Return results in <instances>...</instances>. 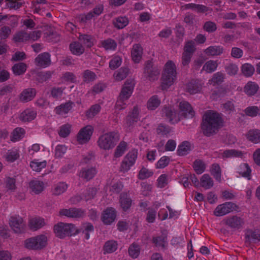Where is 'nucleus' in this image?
I'll use <instances>...</instances> for the list:
<instances>
[{"label":"nucleus","instance_id":"obj_1","mask_svg":"<svg viewBox=\"0 0 260 260\" xmlns=\"http://www.w3.org/2000/svg\"><path fill=\"white\" fill-rule=\"evenodd\" d=\"M221 114L213 111H208L204 115L201 128L204 135L210 137L216 134L223 126Z\"/></svg>","mask_w":260,"mask_h":260},{"label":"nucleus","instance_id":"obj_2","mask_svg":"<svg viewBox=\"0 0 260 260\" xmlns=\"http://www.w3.org/2000/svg\"><path fill=\"white\" fill-rule=\"evenodd\" d=\"M176 74V67L175 63L172 61L169 60L165 64L161 77V86L162 90L168 89L173 84Z\"/></svg>","mask_w":260,"mask_h":260},{"label":"nucleus","instance_id":"obj_3","mask_svg":"<svg viewBox=\"0 0 260 260\" xmlns=\"http://www.w3.org/2000/svg\"><path fill=\"white\" fill-rule=\"evenodd\" d=\"M119 140V135L114 132H109L101 136L98 141L99 147L103 150L112 149Z\"/></svg>","mask_w":260,"mask_h":260},{"label":"nucleus","instance_id":"obj_4","mask_svg":"<svg viewBox=\"0 0 260 260\" xmlns=\"http://www.w3.org/2000/svg\"><path fill=\"white\" fill-rule=\"evenodd\" d=\"M53 231L57 237L63 239L67 236H71L78 233L75 225L72 223H66L62 222L54 225Z\"/></svg>","mask_w":260,"mask_h":260},{"label":"nucleus","instance_id":"obj_5","mask_svg":"<svg viewBox=\"0 0 260 260\" xmlns=\"http://www.w3.org/2000/svg\"><path fill=\"white\" fill-rule=\"evenodd\" d=\"M160 69L150 60L146 61L144 64L143 76L146 80L154 81L157 80Z\"/></svg>","mask_w":260,"mask_h":260},{"label":"nucleus","instance_id":"obj_6","mask_svg":"<svg viewBox=\"0 0 260 260\" xmlns=\"http://www.w3.org/2000/svg\"><path fill=\"white\" fill-rule=\"evenodd\" d=\"M47 242V237L44 235H40L26 239L25 241V245L29 249H41L46 245Z\"/></svg>","mask_w":260,"mask_h":260},{"label":"nucleus","instance_id":"obj_7","mask_svg":"<svg viewBox=\"0 0 260 260\" xmlns=\"http://www.w3.org/2000/svg\"><path fill=\"white\" fill-rule=\"evenodd\" d=\"M138 156V151L132 149L124 156L120 165V170L123 172H127L133 166Z\"/></svg>","mask_w":260,"mask_h":260},{"label":"nucleus","instance_id":"obj_8","mask_svg":"<svg viewBox=\"0 0 260 260\" xmlns=\"http://www.w3.org/2000/svg\"><path fill=\"white\" fill-rule=\"evenodd\" d=\"M178 115L180 120L183 118H192L194 115V112L191 105L186 101H182L179 104Z\"/></svg>","mask_w":260,"mask_h":260},{"label":"nucleus","instance_id":"obj_9","mask_svg":"<svg viewBox=\"0 0 260 260\" xmlns=\"http://www.w3.org/2000/svg\"><path fill=\"white\" fill-rule=\"evenodd\" d=\"M236 208L235 204L231 202H225L216 207L214 211V215L216 216H223L235 210Z\"/></svg>","mask_w":260,"mask_h":260},{"label":"nucleus","instance_id":"obj_10","mask_svg":"<svg viewBox=\"0 0 260 260\" xmlns=\"http://www.w3.org/2000/svg\"><path fill=\"white\" fill-rule=\"evenodd\" d=\"M59 214L69 218H79L85 216V211L81 208H70L60 210Z\"/></svg>","mask_w":260,"mask_h":260},{"label":"nucleus","instance_id":"obj_11","mask_svg":"<svg viewBox=\"0 0 260 260\" xmlns=\"http://www.w3.org/2000/svg\"><path fill=\"white\" fill-rule=\"evenodd\" d=\"M93 133V128L90 125H87L82 128L77 135V140L79 144L86 143L90 139Z\"/></svg>","mask_w":260,"mask_h":260},{"label":"nucleus","instance_id":"obj_12","mask_svg":"<svg viewBox=\"0 0 260 260\" xmlns=\"http://www.w3.org/2000/svg\"><path fill=\"white\" fill-rule=\"evenodd\" d=\"M12 229L16 233H20L24 230L25 224L23 219L19 216H12L9 220Z\"/></svg>","mask_w":260,"mask_h":260},{"label":"nucleus","instance_id":"obj_13","mask_svg":"<svg viewBox=\"0 0 260 260\" xmlns=\"http://www.w3.org/2000/svg\"><path fill=\"white\" fill-rule=\"evenodd\" d=\"M135 86L134 81L127 80L123 85L119 96L122 97L125 100L128 99L131 96Z\"/></svg>","mask_w":260,"mask_h":260},{"label":"nucleus","instance_id":"obj_14","mask_svg":"<svg viewBox=\"0 0 260 260\" xmlns=\"http://www.w3.org/2000/svg\"><path fill=\"white\" fill-rule=\"evenodd\" d=\"M36 93V90L35 88H26L19 95V101L23 103L28 102L35 98Z\"/></svg>","mask_w":260,"mask_h":260},{"label":"nucleus","instance_id":"obj_15","mask_svg":"<svg viewBox=\"0 0 260 260\" xmlns=\"http://www.w3.org/2000/svg\"><path fill=\"white\" fill-rule=\"evenodd\" d=\"M139 114V108L137 106H135L126 118L125 124L127 127H132L138 121Z\"/></svg>","mask_w":260,"mask_h":260},{"label":"nucleus","instance_id":"obj_16","mask_svg":"<svg viewBox=\"0 0 260 260\" xmlns=\"http://www.w3.org/2000/svg\"><path fill=\"white\" fill-rule=\"evenodd\" d=\"M162 114L169 119L172 123H177L180 120L178 114L171 107H164L162 109Z\"/></svg>","mask_w":260,"mask_h":260},{"label":"nucleus","instance_id":"obj_17","mask_svg":"<svg viewBox=\"0 0 260 260\" xmlns=\"http://www.w3.org/2000/svg\"><path fill=\"white\" fill-rule=\"evenodd\" d=\"M35 62L38 67L46 68L51 64L50 55L48 52L39 54L35 58Z\"/></svg>","mask_w":260,"mask_h":260},{"label":"nucleus","instance_id":"obj_18","mask_svg":"<svg viewBox=\"0 0 260 260\" xmlns=\"http://www.w3.org/2000/svg\"><path fill=\"white\" fill-rule=\"evenodd\" d=\"M78 39L82 45L88 48L94 46L96 42L94 37L89 34L79 33Z\"/></svg>","mask_w":260,"mask_h":260},{"label":"nucleus","instance_id":"obj_19","mask_svg":"<svg viewBox=\"0 0 260 260\" xmlns=\"http://www.w3.org/2000/svg\"><path fill=\"white\" fill-rule=\"evenodd\" d=\"M225 223L232 229L239 230L242 228L244 224V221L240 217L233 216L226 219Z\"/></svg>","mask_w":260,"mask_h":260},{"label":"nucleus","instance_id":"obj_20","mask_svg":"<svg viewBox=\"0 0 260 260\" xmlns=\"http://www.w3.org/2000/svg\"><path fill=\"white\" fill-rule=\"evenodd\" d=\"M245 242L247 244L260 242V231L258 230H247L245 232Z\"/></svg>","mask_w":260,"mask_h":260},{"label":"nucleus","instance_id":"obj_21","mask_svg":"<svg viewBox=\"0 0 260 260\" xmlns=\"http://www.w3.org/2000/svg\"><path fill=\"white\" fill-rule=\"evenodd\" d=\"M116 211L113 208L106 209L103 213L102 220L105 224H110L116 218Z\"/></svg>","mask_w":260,"mask_h":260},{"label":"nucleus","instance_id":"obj_22","mask_svg":"<svg viewBox=\"0 0 260 260\" xmlns=\"http://www.w3.org/2000/svg\"><path fill=\"white\" fill-rule=\"evenodd\" d=\"M259 85L255 82L248 81L243 88V91L248 96L254 95L258 91Z\"/></svg>","mask_w":260,"mask_h":260},{"label":"nucleus","instance_id":"obj_23","mask_svg":"<svg viewBox=\"0 0 260 260\" xmlns=\"http://www.w3.org/2000/svg\"><path fill=\"white\" fill-rule=\"evenodd\" d=\"M96 173L97 171L95 167L83 168L80 171L79 176L86 181H88L92 179Z\"/></svg>","mask_w":260,"mask_h":260},{"label":"nucleus","instance_id":"obj_24","mask_svg":"<svg viewBox=\"0 0 260 260\" xmlns=\"http://www.w3.org/2000/svg\"><path fill=\"white\" fill-rule=\"evenodd\" d=\"M119 203L122 210L126 211L131 207L132 200L127 193L122 192L119 197Z\"/></svg>","mask_w":260,"mask_h":260},{"label":"nucleus","instance_id":"obj_25","mask_svg":"<svg viewBox=\"0 0 260 260\" xmlns=\"http://www.w3.org/2000/svg\"><path fill=\"white\" fill-rule=\"evenodd\" d=\"M37 116V112L32 109H26L20 114V120L23 122H30Z\"/></svg>","mask_w":260,"mask_h":260},{"label":"nucleus","instance_id":"obj_26","mask_svg":"<svg viewBox=\"0 0 260 260\" xmlns=\"http://www.w3.org/2000/svg\"><path fill=\"white\" fill-rule=\"evenodd\" d=\"M202 88V84L197 80H191L186 85V90L190 94H195L200 91Z\"/></svg>","mask_w":260,"mask_h":260},{"label":"nucleus","instance_id":"obj_27","mask_svg":"<svg viewBox=\"0 0 260 260\" xmlns=\"http://www.w3.org/2000/svg\"><path fill=\"white\" fill-rule=\"evenodd\" d=\"M143 54V48L139 44H135L133 45L131 51V55L133 60L135 63H139L142 58Z\"/></svg>","mask_w":260,"mask_h":260},{"label":"nucleus","instance_id":"obj_28","mask_svg":"<svg viewBox=\"0 0 260 260\" xmlns=\"http://www.w3.org/2000/svg\"><path fill=\"white\" fill-rule=\"evenodd\" d=\"M118 247L117 242L114 240H109L106 241L103 247L104 254L111 253L116 250Z\"/></svg>","mask_w":260,"mask_h":260},{"label":"nucleus","instance_id":"obj_29","mask_svg":"<svg viewBox=\"0 0 260 260\" xmlns=\"http://www.w3.org/2000/svg\"><path fill=\"white\" fill-rule=\"evenodd\" d=\"M224 49L220 46H211L204 50L207 56H218L223 53Z\"/></svg>","mask_w":260,"mask_h":260},{"label":"nucleus","instance_id":"obj_30","mask_svg":"<svg viewBox=\"0 0 260 260\" xmlns=\"http://www.w3.org/2000/svg\"><path fill=\"white\" fill-rule=\"evenodd\" d=\"M70 49L73 54L77 56L81 55L85 51L84 47L80 42L77 41L73 42L70 44Z\"/></svg>","mask_w":260,"mask_h":260},{"label":"nucleus","instance_id":"obj_31","mask_svg":"<svg viewBox=\"0 0 260 260\" xmlns=\"http://www.w3.org/2000/svg\"><path fill=\"white\" fill-rule=\"evenodd\" d=\"M129 23V20L126 16H119L113 20V24L117 29H122L126 27Z\"/></svg>","mask_w":260,"mask_h":260},{"label":"nucleus","instance_id":"obj_32","mask_svg":"<svg viewBox=\"0 0 260 260\" xmlns=\"http://www.w3.org/2000/svg\"><path fill=\"white\" fill-rule=\"evenodd\" d=\"M214 185V181L208 174H204L200 179V185L205 189L212 188Z\"/></svg>","mask_w":260,"mask_h":260},{"label":"nucleus","instance_id":"obj_33","mask_svg":"<svg viewBox=\"0 0 260 260\" xmlns=\"http://www.w3.org/2000/svg\"><path fill=\"white\" fill-rule=\"evenodd\" d=\"M251 169L246 163L241 164L238 167L237 172L241 176L246 178L247 179H251Z\"/></svg>","mask_w":260,"mask_h":260},{"label":"nucleus","instance_id":"obj_34","mask_svg":"<svg viewBox=\"0 0 260 260\" xmlns=\"http://www.w3.org/2000/svg\"><path fill=\"white\" fill-rule=\"evenodd\" d=\"M45 224L44 219L40 217H35L29 220V226L31 230L36 231L44 226Z\"/></svg>","mask_w":260,"mask_h":260},{"label":"nucleus","instance_id":"obj_35","mask_svg":"<svg viewBox=\"0 0 260 260\" xmlns=\"http://www.w3.org/2000/svg\"><path fill=\"white\" fill-rule=\"evenodd\" d=\"M127 144L124 141H121L116 147L114 153V160L122 156L127 150Z\"/></svg>","mask_w":260,"mask_h":260},{"label":"nucleus","instance_id":"obj_36","mask_svg":"<svg viewBox=\"0 0 260 260\" xmlns=\"http://www.w3.org/2000/svg\"><path fill=\"white\" fill-rule=\"evenodd\" d=\"M243 153L241 151L235 149H228L224 151L221 154V157L223 158H232V157H240L242 158Z\"/></svg>","mask_w":260,"mask_h":260},{"label":"nucleus","instance_id":"obj_37","mask_svg":"<svg viewBox=\"0 0 260 260\" xmlns=\"http://www.w3.org/2000/svg\"><path fill=\"white\" fill-rule=\"evenodd\" d=\"M29 185L31 191L36 194L41 193L44 189V183L41 181L32 180Z\"/></svg>","mask_w":260,"mask_h":260},{"label":"nucleus","instance_id":"obj_38","mask_svg":"<svg viewBox=\"0 0 260 260\" xmlns=\"http://www.w3.org/2000/svg\"><path fill=\"white\" fill-rule=\"evenodd\" d=\"M72 103L67 102L56 107L55 109V113L58 115L67 114L72 108Z\"/></svg>","mask_w":260,"mask_h":260},{"label":"nucleus","instance_id":"obj_39","mask_svg":"<svg viewBox=\"0 0 260 260\" xmlns=\"http://www.w3.org/2000/svg\"><path fill=\"white\" fill-rule=\"evenodd\" d=\"M160 104V99L157 95H152L147 102V107L149 110L156 109Z\"/></svg>","mask_w":260,"mask_h":260},{"label":"nucleus","instance_id":"obj_40","mask_svg":"<svg viewBox=\"0 0 260 260\" xmlns=\"http://www.w3.org/2000/svg\"><path fill=\"white\" fill-rule=\"evenodd\" d=\"M101 45L106 50H115L117 47L116 41L111 38L101 41Z\"/></svg>","mask_w":260,"mask_h":260},{"label":"nucleus","instance_id":"obj_41","mask_svg":"<svg viewBox=\"0 0 260 260\" xmlns=\"http://www.w3.org/2000/svg\"><path fill=\"white\" fill-rule=\"evenodd\" d=\"M191 150V145L188 141L183 142L179 145L177 149V153L180 156L186 155Z\"/></svg>","mask_w":260,"mask_h":260},{"label":"nucleus","instance_id":"obj_42","mask_svg":"<svg viewBox=\"0 0 260 260\" xmlns=\"http://www.w3.org/2000/svg\"><path fill=\"white\" fill-rule=\"evenodd\" d=\"M26 64L24 62H19L15 64L12 67V71L15 75L18 76L23 74L26 70Z\"/></svg>","mask_w":260,"mask_h":260},{"label":"nucleus","instance_id":"obj_43","mask_svg":"<svg viewBox=\"0 0 260 260\" xmlns=\"http://www.w3.org/2000/svg\"><path fill=\"white\" fill-rule=\"evenodd\" d=\"M24 134L25 131L23 128L17 127L12 133L11 140L13 142L19 141L23 138Z\"/></svg>","mask_w":260,"mask_h":260},{"label":"nucleus","instance_id":"obj_44","mask_svg":"<svg viewBox=\"0 0 260 260\" xmlns=\"http://www.w3.org/2000/svg\"><path fill=\"white\" fill-rule=\"evenodd\" d=\"M254 68L251 64L246 63L241 66V72L243 75L246 77H250L254 72Z\"/></svg>","mask_w":260,"mask_h":260},{"label":"nucleus","instance_id":"obj_45","mask_svg":"<svg viewBox=\"0 0 260 260\" xmlns=\"http://www.w3.org/2000/svg\"><path fill=\"white\" fill-rule=\"evenodd\" d=\"M210 172L212 175L217 181H221V170L218 164H213L211 166Z\"/></svg>","mask_w":260,"mask_h":260},{"label":"nucleus","instance_id":"obj_46","mask_svg":"<svg viewBox=\"0 0 260 260\" xmlns=\"http://www.w3.org/2000/svg\"><path fill=\"white\" fill-rule=\"evenodd\" d=\"M249 141L255 143L260 142V131L258 129L250 130L247 134Z\"/></svg>","mask_w":260,"mask_h":260},{"label":"nucleus","instance_id":"obj_47","mask_svg":"<svg viewBox=\"0 0 260 260\" xmlns=\"http://www.w3.org/2000/svg\"><path fill=\"white\" fill-rule=\"evenodd\" d=\"M217 66V61L210 60L205 63L203 67V70L207 73H212L216 70Z\"/></svg>","mask_w":260,"mask_h":260},{"label":"nucleus","instance_id":"obj_48","mask_svg":"<svg viewBox=\"0 0 260 260\" xmlns=\"http://www.w3.org/2000/svg\"><path fill=\"white\" fill-rule=\"evenodd\" d=\"M128 73V69L127 68H121L114 74V77L116 80L121 81L127 77Z\"/></svg>","mask_w":260,"mask_h":260},{"label":"nucleus","instance_id":"obj_49","mask_svg":"<svg viewBox=\"0 0 260 260\" xmlns=\"http://www.w3.org/2000/svg\"><path fill=\"white\" fill-rule=\"evenodd\" d=\"M226 73L230 76H235L237 74L239 68L238 66L234 63L227 64L224 68Z\"/></svg>","mask_w":260,"mask_h":260},{"label":"nucleus","instance_id":"obj_50","mask_svg":"<svg viewBox=\"0 0 260 260\" xmlns=\"http://www.w3.org/2000/svg\"><path fill=\"white\" fill-rule=\"evenodd\" d=\"M140 246L136 243H133L130 245L128 248V253L131 257L135 258L140 254Z\"/></svg>","mask_w":260,"mask_h":260},{"label":"nucleus","instance_id":"obj_51","mask_svg":"<svg viewBox=\"0 0 260 260\" xmlns=\"http://www.w3.org/2000/svg\"><path fill=\"white\" fill-rule=\"evenodd\" d=\"M15 42H23L29 40L28 34L25 31H21L16 33L13 37Z\"/></svg>","mask_w":260,"mask_h":260},{"label":"nucleus","instance_id":"obj_52","mask_svg":"<svg viewBox=\"0 0 260 260\" xmlns=\"http://www.w3.org/2000/svg\"><path fill=\"white\" fill-rule=\"evenodd\" d=\"M224 78V75L221 72H217L214 74L212 78L209 81L210 84L215 85V84H219L223 81Z\"/></svg>","mask_w":260,"mask_h":260},{"label":"nucleus","instance_id":"obj_53","mask_svg":"<svg viewBox=\"0 0 260 260\" xmlns=\"http://www.w3.org/2000/svg\"><path fill=\"white\" fill-rule=\"evenodd\" d=\"M245 114L250 117H255L260 115V109L255 106H249L244 110Z\"/></svg>","mask_w":260,"mask_h":260},{"label":"nucleus","instance_id":"obj_54","mask_svg":"<svg viewBox=\"0 0 260 260\" xmlns=\"http://www.w3.org/2000/svg\"><path fill=\"white\" fill-rule=\"evenodd\" d=\"M47 162L45 160L39 162L37 160H34L30 162V166L31 169L36 172H40L43 169L46 167Z\"/></svg>","mask_w":260,"mask_h":260},{"label":"nucleus","instance_id":"obj_55","mask_svg":"<svg viewBox=\"0 0 260 260\" xmlns=\"http://www.w3.org/2000/svg\"><path fill=\"white\" fill-rule=\"evenodd\" d=\"M153 175V171L145 167H142L139 172L138 177L140 180H144L152 176Z\"/></svg>","mask_w":260,"mask_h":260},{"label":"nucleus","instance_id":"obj_56","mask_svg":"<svg viewBox=\"0 0 260 260\" xmlns=\"http://www.w3.org/2000/svg\"><path fill=\"white\" fill-rule=\"evenodd\" d=\"M166 240L167 237L164 235L153 237L152 239V242L155 244L156 246L161 247L162 248L166 247Z\"/></svg>","mask_w":260,"mask_h":260},{"label":"nucleus","instance_id":"obj_57","mask_svg":"<svg viewBox=\"0 0 260 260\" xmlns=\"http://www.w3.org/2000/svg\"><path fill=\"white\" fill-rule=\"evenodd\" d=\"M122 63V58L118 56H114L109 62V68L111 70H115L120 66Z\"/></svg>","mask_w":260,"mask_h":260},{"label":"nucleus","instance_id":"obj_58","mask_svg":"<svg viewBox=\"0 0 260 260\" xmlns=\"http://www.w3.org/2000/svg\"><path fill=\"white\" fill-rule=\"evenodd\" d=\"M68 185L64 182H59L55 185L54 190L53 194L58 196L63 193L67 189Z\"/></svg>","mask_w":260,"mask_h":260},{"label":"nucleus","instance_id":"obj_59","mask_svg":"<svg viewBox=\"0 0 260 260\" xmlns=\"http://www.w3.org/2000/svg\"><path fill=\"white\" fill-rule=\"evenodd\" d=\"M96 77L95 74L89 70H85L83 73V81L86 83L93 81Z\"/></svg>","mask_w":260,"mask_h":260},{"label":"nucleus","instance_id":"obj_60","mask_svg":"<svg viewBox=\"0 0 260 260\" xmlns=\"http://www.w3.org/2000/svg\"><path fill=\"white\" fill-rule=\"evenodd\" d=\"M193 167L196 172L199 174L203 173L206 168L204 162L201 160H195Z\"/></svg>","mask_w":260,"mask_h":260},{"label":"nucleus","instance_id":"obj_61","mask_svg":"<svg viewBox=\"0 0 260 260\" xmlns=\"http://www.w3.org/2000/svg\"><path fill=\"white\" fill-rule=\"evenodd\" d=\"M195 51V43L193 41H189L185 43L183 52L193 55Z\"/></svg>","mask_w":260,"mask_h":260},{"label":"nucleus","instance_id":"obj_62","mask_svg":"<svg viewBox=\"0 0 260 260\" xmlns=\"http://www.w3.org/2000/svg\"><path fill=\"white\" fill-rule=\"evenodd\" d=\"M64 89L62 87H53L50 92L51 96L56 100L61 99Z\"/></svg>","mask_w":260,"mask_h":260},{"label":"nucleus","instance_id":"obj_63","mask_svg":"<svg viewBox=\"0 0 260 260\" xmlns=\"http://www.w3.org/2000/svg\"><path fill=\"white\" fill-rule=\"evenodd\" d=\"M171 129L170 126L162 124L158 125L156 128L157 134L161 136H167L170 132Z\"/></svg>","mask_w":260,"mask_h":260},{"label":"nucleus","instance_id":"obj_64","mask_svg":"<svg viewBox=\"0 0 260 260\" xmlns=\"http://www.w3.org/2000/svg\"><path fill=\"white\" fill-rule=\"evenodd\" d=\"M71 126L69 124H66L61 126L58 132L59 135L63 138L67 137L71 132Z\"/></svg>","mask_w":260,"mask_h":260}]
</instances>
